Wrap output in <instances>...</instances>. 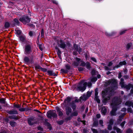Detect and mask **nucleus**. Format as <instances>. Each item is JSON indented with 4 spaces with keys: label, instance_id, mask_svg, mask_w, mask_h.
Returning a JSON list of instances; mask_svg holds the SVG:
<instances>
[{
    "label": "nucleus",
    "instance_id": "1",
    "mask_svg": "<svg viewBox=\"0 0 133 133\" xmlns=\"http://www.w3.org/2000/svg\"><path fill=\"white\" fill-rule=\"evenodd\" d=\"M121 100L120 98L114 97L112 100V103H111V106L112 110L111 112L112 115H115L116 111L117 110L118 105L120 104Z\"/></svg>",
    "mask_w": 133,
    "mask_h": 133
},
{
    "label": "nucleus",
    "instance_id": "2",
    "mask_svg": "<svg viewBox=\"0 0 133 133\" xmlns=\"http://www.w3.org/2000/svg\"><path fill=\"white\" fill-rule=\"evenodd\" d=\"M113 91L112 89L110 91L109 88L102 91V95L103 98V102L104 104H105L110 99L111 94L112 93Z\"/></svg>",
    "mask_w": 133,
    "mask_h": 133
},
{
    "label": "nucleus",
    "instance_id": "3",
    "mask_svg": "<svg viewBox=\"0 0 133 133\" xmlns=\"http://www.w3.org/2000/svg\"><path fill=\"white\" fill-rule=\"evenodd\" d=\"M89 87H90L92 85V84L91 82H88L87 84V82H84V81H83L79 83L78 85L77 90L82 92L84 91L86 89V87L87 85Z\"/></svg>",
    "mask_w": 133,
    "mask_h": 133
},
{
    "label": "nucleus",
    "instance_id": "4",
    "mask_svg": "<svg viewBox=\"0 0 133 133\" xmlns=\"http://www.w3.org/2000/svg\"><path fill=\"white\" fill-rule=\"evenodd\" d=\"M65 43L60 38H58L57 39V43L58 46L62 49H64L65 48L66 46Z\"/></svg>",
    "mask_w": 133,
    "mask_h": 133
},
{
    "label": "nucleus",
    "instance_id": "5",
    "mask_svg": "<svg viewBox=\"0 0 133 133\" xmlns=\"http://www.w3.org/2000/svg\"><path fill=\"white\" fill-rule=\"evenodd\" d=\"M19 20L25 24L29 22L30 20V18L28 16H25L21 17L19 19Z\"/></svg>",
    "mask_w": 133,
    "mask_h": 133
},
{
    "label": "nucleus",
    "instance_id": "6",
    "mask_svg": "<svg viewBox=\"0 0 133 133\" xmlns=\"http://www.w3.org/2000/svg\"><path fill=\"white\" fill-rule=\"evenodd\" d=\"M31 48L30 45H26L25 48V54H29L31 52Z\"/></svg>",
    "mask_w": 133,
    "mask_h": 133
},
{
    "label": "nucleus",
    "instance_id": "7",
    "mask_svg": "<svg viewBox=\"0 0 133 133\" xmlns=\"http://www.w3.org/2000/svg\"><path fill=\"white\" fill-rule=\"evenodd\" d=\"M108 83L109 84H111L113 85H114L115 87H114L113 89H114L115 88V89H116L117 88V83L115 79H112L110 80H109L108 82Z\"/></svg>",
    "mask_w": 133,
    "mask_h": 133
},
{
    "label": "nucleus",
    "instance_id": "8",
    "mask_svg": "<svg viewBox=\"0 0 133 133\" xmlns=\"http://www.w3.org/2000/svg\"><path fill=\"white\" fill-rule=\"evenodd\" d=\"M75 61L72 63V65L75 66H78L81 62V59L79 58H75Z\"/></svg>",
    "mask_w": 133,
    "mask_h": 133
},
{
    "label": "nucleus",
    "instance_id": "9",
    "mask_svg": "<svg viewBox=\"0 0 133 133\" xmlns=\"http://www.w3.org/2000/svg\"><path fill=\"white\" fill-rule=\"evenodd\" d=\"M56 108L58 114V116L60 117L62 116L63 114V111L58 107H56Z\"/></svg>",
    "mask_w": 133,
    "mask_h": 133
},
{
    "label": "nucleus",
    "instance_id": "10",
    "mask_svg": "<svg viewBox=\"0 0 133 133\" xmlns=\"http://www.w3.org/2000/svg\"><path fill=\"white\" fill-rule=\"evenodd\" d=\"M113 120L112 119H111L109 123V124L108 125V129L109 130H110L112 128V125L113 124Z\"/></svg>",
    "mask_w": 133,
    "mask_h": 133
},
{
    "label": "nucleus",
    "instance_id": "11",
    "mask_svg": "<svg viewBox=\"0 0 133 133\" xmlns=\"http://www.w3.org/2000/svg\"><path fill=\"white\" fill-rule=\"evenodd\" d=\"M126 64V62L125 61H124L122 62H120L119 64L117 65L116 66H115V67H114L113 69H115V68H117L119 67H120L121 66H122L123 65H125Z\"/></svg>",
    "mask_w": 133,
    "mask_h": 133
},
{
    "label": "nucleus",
    "instance_id": "12",
    "mask_svg": "<svg viewBox=\"0 0 133 133\" xmlns=\"http://www.w3.org/2000/svg\"><path fill=\"white\" fill-rule=\"evenodd\" d=\"M72 111L71 109L69 107H67L66 109V114L67 115H69L70 114Z\"/></svg>",
    "mask_w": 133,
    "mask_h": 133
},
{
    "label": "nucleus",
    "instance_id": "13",
    "mask_svg": "<svg viewBox=\"0 0 133 133\" xmlns=\"http://www.w3.org/2000/svg\"><path fill=\"white\" fill-rule=\"evenodd\" d=\"M107 112V109L105 107H103L102 108L101 111V113L103 115H105Z\"/></svg>",
    "mask_w": 133,
    "mask_h": 133
},
{
    "label": "nucleus",
    "instance_id": "14",
    "mask_svg": "<svg viewBox=\"0 0 133 133\" xmlns=\"http://www.w3.org/2000/svg\"><path fill=\"white\" fill-rule=\"evenodd\" d=\"M7 112L10 114H18V112L16 110H11L8 111H7Z\"/></svg>",
    "mask_w": 133,
    "mask_h": 133
},
{
    "label": "nucleus",
    "instance_id": "15",
    "mask_svg": "<svg viewBox=\"0 0 133 133\" xmlns=\"http://www.w3.org/2000/svg\"><path fill=\"white\" fill-rule=\"evenodd\" d=\"M24 61L25 63L26 64H28L29 63H31L30 62L29 58L27 57H25L24 59Z\"/></svg>",
    "mask_w": 133,
    "mask_h": 133
},
{
    "label": "nucleus",
    "instance_id": "16",
    "mask_svg": "<svg viewBox=\"0 0 133 133\" xmlns=\"http://www.w3.org/2000/svg\"><path fill=\"white\" fill-rule=\"evenodd\" d=\"M125 105L129 107L131 106L133 108V103L132 102L129 101L125 103Z\"/></svg>",
    "mask_w": 133,
    "mask_h": 133
},
{
    "label": "nucleus",
    "instance_id": "17",
    "mask_svg": "<svg viewBox=\"0 0 133 133\" xmlns=\"http://www.w3.org/2000/svg\"><path fill=\"white\" fill-rule=\"evenodd\" d=\"M88 98L86 96V95L84 94L83 96H81L80 97V101H85Z\"/></svg>",
    "mask_w": 133,
    "mask_h": 133
},
{
    "label": "nucleus",
    "instance_id": "18",
    "mask_svg": "<svg viewBox=\"0 0 133 133\" xmlns=\"http://www.w3.org/2000/svg\"><path fill=\"white\" fill-rule=\"evenodd\" d=\"M20 38V40L22 42H24L25 40L26 37L24 35H22L19 36Z\"/></svg>",
    "mask_w": 133,
    "mask_h": 133
},
{
    "label": "nucleus",
    "instance_id": "19",
    "mask_svg": "<svg viewBox=\"0 0 133 133\" xmlns=\"http://www.w3.org/2000/svg\"><path fill=\"white\" fill-rule=\"evenodd\" d=\"M126 47L128 49L130 48L132 49L133 48V44H132L131 43H128Z\"/></svg>",
    "mask_w": 133,
    "mask_h": 133
},
{
    "label": "nucleus",
    "instance_id": "20",
    "mask_svg": "<svg viewBox=\"0 0 133 133\" xmlns=\"http://www.w3.org/2000/svg\"><path fill=\"white\" fill-rule=\"evenodd\" d=\"M114 130H116L118 133H121V131L120 129L117 128L116 126H114L113 127Z\"/></svg>",
    "mask_w": 133,
    "mask_h": 133
},
{
    "label": "nucleus",
    "instance_id": "21",
    "mask_svg": "<svg viewBox=\"0 0 133 133\" xmlns=\"http://www.w3.org/2000/svg\"><path fill=\"white\" fill-rule=\"evenodd\" d=\"M53 111H49L47 113V116L50 118H51L52 117V113Z\"/></svg>",
    "mask_w": 133,
    "mask_h": 133
},
{
    "label": "nucleus",
    "instance_id": "22",
    "mask_svg": "<svg viewBox=\"0 0 133 133\" xmlns=\"http://www.w3.org/2000/svg\"><path fill=\"white\" fill-rule=\"evenodd\" d=\"M124 79L123 78H121V81L120 82V84L121 85L122 88L124 87Z\"/></svg>",
    "mask_w": 133,
    "mask_h": 133
},
{
    "label": "nucleus",
    "instance_id": "23",
    "mask_svg": "<svg viewBox=\"0 0 133 133\" xmlns=\"http://www.w3.org/2000/svg\"><path fill=\"white\" fill-rule=\"evenodd\" d=\"M90 80L91 81V82L94 83V82H95L97 80V78L96 77L90 78Z\"/></svg>",
    "mask_w": 133,
    "mask_h": 133
},
{
    "label": "nucleus",
    "instance_id": "24",
    "mask_svg": "<svg viewBox=\"0 0 133 133\" xmlns=\"http://www.w3.org/2000/svg\"><path fill=\"white\" fill-rule=\"evenodd\" d=\"M132 86V85L130 84H129L127 85H124V87L123 88H126L128 90H129L130 88Z\"/></svg>",
    "mask_w": 133,
    "mask_h": 133
},
{
    "label": "nucleus",
    "instance_id": "25",
    "mask_svg": "<svg viewBox=\"0 0 133 133\" xmlns=\"http://www.w3.org/2000/svg\"><path fill=\"white\" fill-rule=\"evenodd\" d=\"M15 33L17 35V36L19 37L20 36V34L21 33V31L20 30L16 29L15 30Z\"/></svg>",
    "mask_w": 133,
    "mask_h": 133
},
{
    "label": "nucleus",
    "instance_id": "26",
    "mask_svg": "<svg viewBox=\"0 0 133 133\" xmlns=\"http://www.w3.org/2000/svg\"><path fill=\"white\" fill-rule=\"evenodd\" d=\"M56 49L57 50V52L58 55L59 57H60L61 54V51L60 50L57 48H56Z\"/></svg>",
    "mask_w": 133,
    "mask_h": 133
},
{
    "label": "nucleus",
    "instance_id": "27",
    "mask_svg": "<svg viewBox=\"0 0 133 133\" xmlns=\"http://www.w3.org/2000/svg\"><path fill=\"white\" fill-rule=\"evenodd\" d=\"M85 65L87 69H90V63L88 62H86L85 63Z\"/></svg>",
    "mask_w": 133,
    "mask_h": 133
},
{
    "label": "nucleus",
    "instance_id": "28",
    "mask_svg": "<svg viewBox=\"0 0 133 133\" xmlns=\"http://www.w3.org/2000/svg\"><path fill=\"white\" fill-rule=\"evenodd\" d=\"M47 73L48 74L50 75H55V74L53 72V71L51 70H48L47 71Z\"/></svg>",
    "mask_w": 133,
    "mask_h": 133
},
{
    "label": "nucleus",
    "instance_id": "29",
    "mask_svg": "<svg viewBox=\"0 0 133 133\" xmlns=\"http://www.w3.org/2000/svg\"><path fill=\"white\" fill-rule=\"evenodd\" d=\"M71 100V98L70 97H67L65 100V102L66 103L67 102V103H68L69 102H70Z\"/></svg>",
    "mask_w": 133,
    "mask_h": 133
},
{
    "label": "nucleus",
    "instance_id": "30",
    "mask_svg": "<svg viewBox=\"0 0 133 133\" xmlns=\"http://www.w3.org/2000/svg\"><path fill=\"white\" fill-rule=\"evenodd\" d=\"M57 115L55 111H53L52 117L55 118L57 117Z\"/></svg>",
    "mask_w": 133,
    "mask_h": 133
},
{
    "label": "nucleus",
    "instance_id": "31",
    "mask_svg": "<svg viewBox=\"0 0 133 133\" xmlns=\"http://www.w3.org/2000/svg\"><path fill=\"white\" fill-rule=\"evenodd\" d=\"M13 21L15 24H19V22L17 19L15 18Z\"/></svg>",
    "mask_w": 133,
    "mask_h": 133
},
{
    "label": "nucleus",
    "instance_id": "32",
    "mask_svg": "<svg viewBox=\"0 0 133 133\" xmlns=\"http://www.w3.org/2000/svg\"><path fill=\"white\" fill-rule=\"evenodd\" d=\"M10 123L12 127H14L16 125V123L15 122L13 121L10 122Z\"/></svg>",
    "mask_w": 133,
    "mask_h": 133
},
{
    "label": "nucleus",
    "instance_id": "33",
    "mask_svg": "<svg viewBox=\"0 0 133 133\" xmlns=\"http://www.w3.org/2000/svg\"><path fill=\"white\" fill-rule=\"evenodd\" d=\"M95 99L98 103H100V101L98 97H95Z\"/></svg>",
    "mask_w": 133,
    "mask_h": 133
},
{
    "label": "nucleus",
    "instance_id": "34",
    "mask_svg": "<svg viewBox=\"0 0 133 133\" xmlns=\"http://www.w3.org/2000/svg\"><path fill=\"white\" fill-rule=\"evenodd\" d=\"M98 89L97 88L95 90V97H98V96H97V95L98 94Z\"/></svg>",
    "mask_w": 133,
    "mask_h": 133
},
{
    "label": "nucleus",
    "instance_id": "35",
    "mask_svg": "<svg viewBox=\"0 0 133 133\" xmlns=\"http://www.w3.org/2000/svg\"><path fill=\"white\" fill-rule=\"evenodd\" d=\"M0 102L2 104H4L5 103V100L4 98H1L0 99Z\"/></svg>",
    "mask_w": 133,
    "mask_h": 133
},
{
    "label": "nucleus",
    "instance_id": "36",
    "mask_svg": "<svg viewBox=\"0 0 133 133\" xmlns=\"http://www.w3.org/2000/svg\"><path fill=\"white\" fill-rule=\"evenodd\" d=\"M91 93L90 91H88L87 93V94L86 95V96L88 98L91 95Z\"/></svg>",
    "mask_w": 133,
    "mask_h": 133
},
{
    "label": "nucleus",
    "instance_id": "37",
    "mask_svg": "<svg viewBox=\"0 0 133 133\" xmlns=\"http://www.w3.org/2000/svg\"><path fill=\"white\" fill-rule=\"evenodd\" d=\"M14 108H19L21 107V106L19 104H15L14 105Z\"/></svg>",
    "mask_w": 133,
    "mask_h": 133
},
{
    "label": "nucleus",
    "instance_id": "38",
    "mask_svg": "<svg viewBox=\"0 0 133 133\" xmlns=\"http://www.w3.org/2000/svg\"><path fill=\"white\" fill-rule=\"evenodd\" d=\"M74 48L75 49L76 51L77 50V49L79 48L78 45L75 44H74Z\"/></svg>",
    "mask_w": 133,
    "mask_h": 133
},
{
    "label": "nucleus",
    "instance_id": "39",
    "mask_svg": "<svg viewBox=\"0 0 133 133\" xmlns=\"http://www.w3.org/2000/svg\"><path fill=\"white\" fill-rule=\"evenodd\" d=\"M10 24L9 23L7 22L5 24V26L6 28H8Z\"/></svg>",
    "mask_w": 133,
    "mask_h": 133
},
{
    "label": "nucleus",
    "instance_id": "40",
    "mask_svg": "<svg viewBox=\"0 0 133 133\" xmlns=\"http://www.w3.org/2000/svg\"><path fill=\"white\" fill-rule=\"evenodd\" d=\"M104 69L106 70H111V69L108 66H105L104 67Z\"/></svg>",
    "mask_w": 133,
    "mask_h": 133
},
{
    "label": "nucleus",
    "instance_id": "41",
    "mask_svg": "<svg viewBox=\"0 0 133 133\" xmlns=\"http://www.w3.org/2000/svg\"><path fill=\"white\" fill-rule=\"evenodd\" d=\"M28 123L29 125H33L34 123L33 122H32V121L30 120H28Z\"/></svg>",
    "mask_w": 133,
    "mask_h": 133
},
{
    "label": "nucleus",
    "instance_id": "42",
    "mask_svg": "<svg viewBox=\"0 0 133 133\" xmlns=\"http://www.w3.org/2000/svg\"><path fill=\"white\" fill-rule=\"evenodd\" d=\"M26 110V108H21L19 109V110L20 111H23Z\"/></svg>",
    "mask_w": 133,
    "mask_h": 133
},
{
    "label": "nucleus",
    "instance_id": "43",
    "mask_svg": "<svg viewBox=\"0 0 133 133\" xmlns=\"http://www.w3.org/2000/svg\"><path fill=\"white\" fill-rule=\"evenodd\" d=\"M81 65L82 66H84L85 65V63L83 61H82L81 60Z\"/></svg>",
    "mask_w": 133,
    "mask_h": 133
},
{
    "label": "nucleus",
    "instance_id": "44",
    "mask_svg": "<svg viewBox=\"0 0 133 133\" xmlns=\"http://www.w3.org/2000/svg\"><path fill=\"white\" fill-rule=\"evenodd\" d=\"M91 130L93 132V133H98L97 130L94 129L92 128Z\"/></svg>",
    "mask_w": 133,
    "mask_h": 133
},
{
    "label": "nucleus",
    "instance_id": "45",
    "mask_svg": "<svg viewBox=\"0 0 133 133\" xmlns=\"http://www.w3.org/2000/svg\"><path fill=\"white\" fill-rule=\"evenodd\" d=\"M61 71L62 72L64 73H66L68 72V71L66 70H65L63 69H61Z\"/></svg>",
    "mask_w": 133,
    "mask_h": 133
},
{
    "label": "nucleus",
    "instance_id": "46",
    "mask_svg": "<svg viewBox=\"0 0 133 133\" xmlns=\"http://www.w3.org/2000/svg\"><path fill=\"white\" fill-rule=\"evenodd\" d=\"M103 122L102 120H100L99 121V123L102 126H103Z\"/></svg>",
    "mask_w": 133,
    "mask_h": 133
},
{
    "label": "nucleus",
    "instance_id": "47",
    "mask_svg": "<svg viewBox=\"0 0 133 133\" xmlns=\"http://www.w3.org/2000/svg\"><path fill=\"white\" fill-rule=\"evenodd\" d=\"M39 47L40 49L42 51L43 50V45L42 44L39 45Z\"/></svg>",
    "mask_w": 133,
    "mask_h": 133
},
{
    "label": "nucleus",
    "instance_id": "48",
    "mask_svg": "<svg viewBox=\"0 0 133 133\" xmlns=\"http://www.w3.org/2000/svg\"><path fill=\"white\" fill-rule=\"evenodd\" d=\"M126 31V30H123L121 31L120 32V35H121L124 34Z\"/></svg>",
    "mask_w": 133,
    "mask_h": 133
},
{
    "label": "nucleus",
    "instance_id": "49",
    "mask_svg": "<svg viewBox=\"0 0 133 133\" xmlns=\"http://www.w3.org/2000/svg\"><path fill=\"white\" fill-rule=\"evenodd\" d=\"M91 59L92 61H93L94 62H96V59L94 57H92L91 58Z\"/></svg>",
    "mask_w": 133,
    "mask_h": 133
},
{
    "label": "nucleus",
    "instance_id": "50",
    "mask_svg": "<svg viewBox=\"0 0 133 133\" xmlns=\"http://www.w3.org/2000/svg\"><path fill=\"white\" fill-rule=\"evenodd\" d=\"M76 51H78L79 53V54H80L82 52V49L81 48H80L79 47L78 49Z\"/></svg>",
    "mask_w": 133,
    "mask_h": 133
},
{
    "label": "nucleus",
    "instance_id": "51",
    "mask_svg": "<svg viewBox=\"0 0 133 133\" xmlns=\"http://www.w3.org/2000/svg\"><path fill=\"white\" fill-rule=\"evenodd\" d=\"M44 30L42 29L41 32V36L42 37H44Z\"/></svg>",
    "mask_w": 133,
    "mask_h": 133
},
{
    "label": "nucleus",
    "instance_id": "52",
    "mask_svg": "<svg viewBox=\"0 0 133 133\" xmlns=\"http://www.w3.org/2000/svg\"><path fill=\"white\" fill-rule=\"evenodd\" d=\"M65 67L68 69H69L70 68V66L69 64H67L66 65Z\"/></svg>",
    "mask_w": 133,
    "mask_h": 133
},
{
    "label": "nucleus",
    "instance_id": "53",
    "mask_svg": "<svg viewBox=\"0 0 133 133\" xmlns=\"http://www.w3.org/2000/svg\"><path fill=\"white\" fill-rule=\"evenodd\" d=\"M37 129L38 130H39L43 131V129L42 128V127L40 126H39L37 128Z\"/></svg>",
    "mask_w": 133,
    "mask_h": 133
},
{
    "label": "nucleus",
    "instance_id": "54",
    "mask_svg": "<svg viewBox=\"0 0 133 133\" xmlns=\"http://www.w3.org/2000/svg\"><path fill=\"white\" fill-rule=\"evenodd\" d=\"M125 123V122L124 121L121 124V125L122 127H123L124 124Z\"/></svg>",
    "mask_w": 133,
    "mask_h": 133
},
{
    "label": "nucleus",
    "instance_id": "55",
    "mask_svg": "<svg viewBox=\"0 0 133 133\" xmlns=\"http://www.w3.org/2000/svg\"><path fill=\"white\" fill-rule=\"evenodd\" d=\"M98 124V123L97 122H94L93 123V125L94 126H97Z\"/></svg>",
    "mask_w": 133,
    "mask_h": 133
},
{
    "label": "nucleus",
    "instance_id": "56",
    "mask_svg": "<svg viewBox=\"0 0 133 133\" xmlns=\"http://www.w3.org/2000/svg\"><path fill=\"white\" fill-rule=\"evenodd\" d=\"M29 35L31 36H32L33 35V32L32 31H30L29 32Z\"/></svg>",
    "mask_w": 133,
    "mask_h": 133
},
{
    "label": "nucleus",
    "instance_id": "57",
    "mask_svg": "<svg viewBox=\"0 0 133 133\" xmlns=\"http://www.w3.org/2000/svg\"><path fill=\"white\" fill-rule=\"evenodd\" d=\"M77 113L76 112H74L72 114V115L74 116H77Z\"/></svg>",
    "mask_w": 133,
    "mask_h": 133
},
{
    "label": "nucleus",
    "instance_id": "58",
    "mask_svg": "<svg viewBox=\"0 0 133 133\" xmlns=\"http://www.w3.org/2000/svg\"><path fill=\"white\" fill-rule=\"evenodd\" d=\"M11 119H18L17 117L16 116H13L12 117H10Z\"/></svg>",
    "mask_w": 133,
    "mask_h": 133
},
{
    "label": "nucleus",
    "instance_id": "59",
    "mask_svg": "<svg viewBox=\"0 0 133 133\" xmlns=\"http://www.w3.org/2000/svg\"><path fill=\"white\" fill-rule=\"evenodd\" d=\"M132 132V130L131 129H129L127 130L128 133H130Z\"/></svg>",
    "mask_w": 133,
    "mask_h": 133
},
{
    "label": "nucleus",
    "instance_id": "60",
    "mask_svg": "<svg viewBox=\"0 0 133 133\" xmlns=\"http://www.w3.org/2000/svg\"><path fill=\"white\" fill-rule=\"evenodd\" d=\"M112 65V62H110L108 64V66H111Z\"/></svg>",
    "mask_w": 133,
    "mask_h": 133
},
{
    "label": "nucleus",
    "instance_id": "61",
    "mask_svg": "<svg viewBox=\"0 0 133 133\" xmlns=\"http://www.w3.org/2000/svg\"><path fill=\"white\" fill-rule=\"evenodd\" d=\"M96 117L97 118H100L101 117V115L100 114H97L96 115Z\"/></svg>",
    "mask_w": 133,
    "mask_h": 133
},
{
    "label": "nucleus",
    "instance_id": "62",
    "mask_svg": "<svg viewBox=\"0 0 133 133\" xmlns=\"http://www.w3.org/2000/svg\"><path fill=\"white\" fill-rule=\"evenodd\" d=\"M83 70V68H82L80 67L78 68V70L79 71H82Z\"/></svg>",
    "mask_w": 133,
    "mask_h": 133
},
{
    "label": "nucleus",
    "instance_id": "63",
    "mask_svg": "<svg viewBox=\"0 0 133 133\" xmlns=\"http://www.w3.org/2000/svg\"><path fill=\"white\" fill-rule=\"evenodd\" d=\"M128 112H130L131 113L132 112V111L131 110V109L130 108H128Z\"/></svg>",
    "mask_w": 133,
    "mask_h": 133
},
{
    "label": "nucleus",
    "instance_id": "64",
    "mask_svg": "<svg viewBox=\"0 0 133 133\" xmlns=\"http://www.w3.org/2000/svg\"><path fill=\"white\" fill-rule=\"evenodd\" d=\"M121 73V72L119 73L118 75V77L119 78H120L122 76Z\"/></svg>",
    "mask_w": 133,
    "mask_h": 133
}]
</instances>
